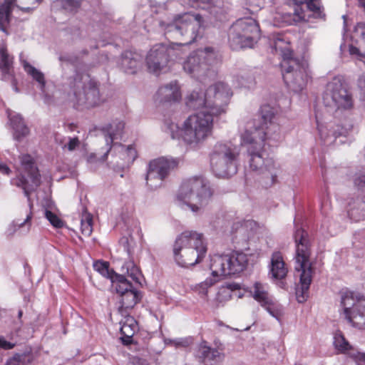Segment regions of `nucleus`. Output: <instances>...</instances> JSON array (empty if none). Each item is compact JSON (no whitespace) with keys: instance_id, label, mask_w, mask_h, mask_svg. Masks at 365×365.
<instances>
[{"instance_id":"f257e3e1","label":"nucleus","mask_w":365,"mask_h":365,"mask_svg":"<svg viewBox=\"0 0 365 365\" xmlns=\"http://www.w3.org/2000/svg\"><path fill=\"white\" fill-rule=\"evenodd\" d=\"M232 96L230 88L223 82L209 86L205 92L193 91L186 98L192 109H205L216 117L225 114Z\"/></svg>"},{"instance_id":"f03ea898","label":"nucleus","mask_w":365,"mask_h":365,"mask_svg":"<svg viewBox=\"0 0 365 365\" xmlns=\"http://www.w3.org/2000/svg\"><path fill=\"white\" fill-rule=\"evenodd\" d=\"M214 117L205 109L190 115L179 128L177 125H170L173 138L181 137L183 140L194 147L202 143L212 133Z\"/></svg>"},{"instance_id":"7ed1b4c3","label":"nucleus","mask_w":365,"mask_h":365,"mask_svg":"<svg viewBox=\"0 0 365 365\" xmlns=\"http://www.w3.org/2000/svg\"><path fill=\"white\" fill-rule=\"evenodd\" d=\"M207 245L202 234L186 230L179 235L173 245V255L180 267H190L200 263L207 253Z\"/></svg>"},{"instance_id":"20e7f679","label":"nucleus","mask_w":365,"mask_h":365,"mask_svg":"<svg viewBox=\"0 0 365 365\" xmlns=\"http://www.w3.org/2000/svg\"><path fill=\"white\" fill-rule=\"evenodd\" d=\"M296 244L295 270L299 273L300 287L297 289V299L299 303L306 301L312 280L313 269L309 262L310 244L308 234L302 228L294 233Z\"/></svg>"},{"instance_id":"39448f33","label":"nucleus","mask_w":365,"mask_h":365,"mask_svg":"<svg viewBox=\"0 0 365 365\" xmlns=\"http://www.w3.org/2000/svg\"><path fill=\"white\" fill-rule=\"evenodd\" d=\"M212 191L202 178H189L182 183L176 196V203L182 208L188 207L193 212L203 210L210 202Z\"/></svg>"},{"instance_id":"423d86ee","label":"nucleus","mask_w":365,"mask_h":365,"mask_svg":"<svg viewBox=\"0 0 365 365\" xmlns=\"http://www.w3.org/2000/svg\"><path fill=\"white\" fill-rule=\"evenodd\" d=\"M77 108H93L101 106L105 98L100 93L98 83L88 73H76L73 81V98Z\"/></svg>"},{"instance_id":"0eeeda50","label":"nucleus","mask_w":365,"mask_h":365,"mask_svg":"<svg viewBox=\"0 0 365 365\" xmlns=\"http://www.w3.org/2000/svg\"><path fill=\"white\" fill-rule=\"evenodd\" d=\"M202 23L200 15L185 13L175 16L170 22H162L160 25L164 27L166 34L183 41L178 43L181 49L182 45L190 44L196 39Z\"/></svg>"},{"instance_id":"6e6552de","label":"nucleus","mask_w":365,"mask_h":365,"mask_svg":"<svg viewBox=\"0 0 365 365\" xmlns=\"http://www.w3.org/2000/svg\"><path fill=\"white\" fill-rule=\"evenodd\" d=\"M240 152L236 146L217 144L210 155V166L217 178H229L237 173L236 162Z\"/></svg>"},{"instance_id":"1a4fd4ad","label":"nucleus","mask_w":365,"mask_h":365,"mask_svg":"<svg viewBox=\"0 0 365 365\" xmlns=\"http://www.w3.org/2000/svg\"><path fill=\"white\" fill-rule=\"evenodd\" d=\"M259 28L252 18L240 19L229 30V43L232 49L252 48L259 38Z\"/></svg>"},{"instance_id":"9d476101","label":"nucleus","mask_w":365,"mask_h":365,"mask_svg":"<svg viewBox=\"0 0 365 365\" xmlns=\"http://www.w3.org/2000/svg\"><path fill=\"white\" fill-rule=\"evenodd\" d=\"M339 313L354 327L365 329V298L350 291L341 293Z\"/></svg>"},{"instance_id":"9b49d317","label":"nucleus","mask_w":365,"mask_h":365,"mask_svg":"<svg viewBox=\"0 0 365 365\" xmlns=\"http://www.w3.org/2000/svg\"><path fill=\"white\" fill-rule=\"evenodd\" d=\"M217 53L211 47L198 49L190 53L183 62L184 71L196 78L208 75L217 61Z\"/></svg>"},{"instance_id":"f8f14e48","label":"nucleus","mask_w":365,"mask_h":365,"mask_svg":"<svg viewBox=\"0 0 365 365\" xmlns=\"http://www.w3.org/2000/svg\"><path fill=\"white\" fill-rule=\"evenodd\" d=\"M248 263V256L243 252H234L227 255L210 256V269L216 275L223 277L242 272Z\"/></svg>"},{"instance_id":"ddd939ff","label":"nucleus","mask_w":365,"mask_h":365,"mask_svg":"<svg viewBox=\"0 0 365 365\" xmlns=\"http://www.w3.org/2000/svg\"><path fill=\"white\" fill-rule=\"evenodd\" d=\"M179 44L154 46L146 57V65L150 73L159 74L165 71L170 61L180 57L181 53Z\"/></svg>"},{"instance_id":"4468645a","label":"nucleus","mask_w":365,"mask_h":365,"mask_svg":"<svg viewBox=\"0 0 365 365\" xmlns=\"http://www.w3.org/2000/svg\"><path fill=\"white\" fill-rule=\"evenodd\" d=\"M283 79L287 86L294 92L302 91L309 79L308 66L298 59L282 61Z\"/></svg>"},{"instance_id":"2eb2a0df","label":"nucleus","mask_w":365,"mask_h":365,"mask_svg":"<svg viewBox=\"0 0 365 365\" xmlns=\"http://www.w3.org/2000/svg\"><path fill=\"white\" fill-rule=\"evenodd\" d=\"M241 127V144L246 148L247 151L255 149L261 150L264 148L269 131L265 130L263 126H259L252 119L242 121Z\"/></svg>"},{"instance_id":"dca6fc26","label":"nucleus","mask_w":365,"mask_h":365,"mask_svg":"<svg viewBox=\"0 0 365 365\" xmlns=\"http://www.w3.org/2000/svg\"><path fill=\"white\" fill-rule=\"evenodd\" d=\"M178 160L165 157L151 160L146 175V184L151 190L160 187L170 172L178 165Z\"/></svg>"},{"instance_id":"f3484780","label":"nucleus","mask_w":365,"mask_h":365,"mask_svg":"<svg viewBox=\"0 0 365 365\" xmlns=\"http://www.w3.org/2000/svg\"><path fill=\"white\" fill-rule=\"evenodd\" d=\"M250 296L257 301L272 317L280 320L284 314L283 306L269 292L267 284L255 282L248 290Z\"/></svg>"},{"instance_id":"a211bd4d","label":"nucleus","mask_w":365,"mask_h":365,"mask_svg":"<svg viewBox=\"0 0 365 365\" xmlns=\"http://www.w3.org/2000/svg\"><path fill=\"white\" fill-rule=\"evenodd\" d=\"M324 103L327 107L349 109L352 106V99L339 79L329 82L323 96Z\"/></svg>"},{"instance_id":"6ab92c4d","label":"nucleus","mask_w":365,"mask_h":365,"mask_svg":"<svg viewBox=\"0 0 365 365\" xmlns=\"http://www.w3.org/2000/svg\"><path fill=\"white\" fill-rule=\"evenodd\" d=\"M21 169L27 174V178L21 175L20 178L14 180L13 183L22 187L24 194L29 197L30 191L40 185V175L35 165L34 158L29 154H22L19 156ZM29 199V197H28Z\"/></svg>"},{"instance_id":"aec40b11","label":"nucleus","mask_w":365,"mask_h":365,"mask_svg":"<svg viewBox=\"0 0 365 365\" xmlns=\"http://www.w3.org/2000/svg\"><path fill=\"white\" fill-rule=\"evenodd\" d=\"M250 156V168L262 173L267 172L272 178V183L275 182L277 172L275 163L272 158H269L264 148L258 150L255 149L252 151H247Z\"/></svg>"},{"instance_id":"412c9836","label":"nucleus","mask_w":365,"mask_h":365,"mask_svg":"<svg viewBox=\"0 0 365 365\" xmlns=\"http://www.w3.org/2000/svg\"><path fill=\"white\" fill-rule=\"evenodd\" d=\"M113 153L120 161L114 159L111 161V163L116 164V167L119 169H123L125 167L129 166L137 158L136 150L133 145L125 147L120 143H113L109 153L113 155Z\"/></svg>"},{"instance_id":"4be33fe9","label":"nucleus","mask_w":365,"mask_h":365,"mask_svg":"<svg viewBox=\"0 0 365 365\" xmlns=\"http://www.w3.org/2000/svg\"><path fill=\"white\" fill-rule=\"evenodd\" d=\"M124 123L120 120H115L110 124H108L103 127L101 129L104 140L106 142V152L101 157V160L104 161L107 159V157L112 149L114 140L117 139L120 135L122 131L124 129Z\"/></svg>"},{"instance_id":"5701e85b","label":"nucleus","mask_w":365,"mask_h":365,"mask_svg":"<svg viewBox=\"0 0 365 365\" xmlns=\"http://www.w3.org/2000/svg\"><path fill=\"white\" fill-rule=\"evenodd\" d=\"M222 351L219 347H210L205 341H202L198 346L197 356L205 365H215L223 359Z\"/></svg>"},{"instance_id":"b1692460","label":"nucleus","mask_w":365,"mask_h":365,"mask_svg":"<svg viewBox=\"0 0 365 365\" xmlns=\"http://www.w3.org/2000/svg\"><path fill=\"white\" fill-rule=\"evenodd\" d=\"M334 345L338 352L348 354L358 363H365V353L355 351L341 331L334 334Z\"/></svg>"},{"instance_id":"393cba45","label":"nucleus","mask_w":365,"mask_h":365,"mask_svg":"<svg viewBox=\"0 0 365 365\" xmlns=\"http://www.w3.org/2000/svg\"><path fill=\"white\" fill-rule=\"evenodd\" d=\"M352 38L356 42L358 46H349L350 55L356 56L359 59L365 58V22H360L356 25Z\"/></svg>"},{"instance_id":"a878e982","label":"nucleus","mask_w":365,"mask_h":365,"mask_svg":"<svg viewBox=\"0 0 365 365\" xmlns=\"http://www.w3.org/2000/svg\"><path fill=\"white\" fill-rule=\"evenodd\" d=\"M181 98L180 86L176 81L160 87L157 93V100L160 103L178 101Z\"/></svg>"},{"instance_id":"bb28decb","label":"nucleus","mask_w":365,"mask_h":365,"mask_svg":"<svg viewBox=\"0 0 365 365\" xmlns=\"http://www.w3.org/2000/svg\"><path fill=\"white\" fill-rule=\"evenodd\" d=\"M287 271L282 254L279 252H274L272 255L269 264V274L272 277L276 279H282L286 277Z\"/></svg>"},{"instance_id":"cd10ccee","label":"nucleus","mask_w":365,"mask_h":365,"mask_svg":"<svg viewBox=\"0 0 365 365\" xmlns=\"http://www.w3.org/2000/svg\"><path fill=\"white\" fill-rule=\"evenodd\" d=\"M8 117L14 129V138L17 140L26 137L29 133V128L25 125L19 114L8 111Z\"/></svg>"},{"instance_id":"c85d7f7f","label":"nucleus","mask_w":365,"mask_h":365,"mask_svg":"<svg viewBox=\"0 0 365 365\" xmlns=\"http://www.w3.org/2000/svg\"><path fill=\"white\" fill-rule=\"evenodd\" d=\"M138 330V324L133 317L128 316L121 322L120 332L123 336L120 338L124 344H130L132 338Z\"/></svg>"},{"instance_id":"c756f323","label":"nucleus","mask_w":365,"mask_h":365,"mask_svg":"<svg viewBox=\"0 0 365 365\" xmlns=\"http://www.w3.org/2000/svg\"><path fill=\"white\" fill-rule=\"evenodd\" d=\"M140 66V56L129 51H126L123 54L121 58V66L125 72L128 73H135Z\"/></svg>"},{"instance_id":"7c9ffc66","label":"nucleus","mask_w":365,"mask_h":365,"mask_svg":"<svg viewBox=\"0 0 365 365\" xmlns=\"http://www.w3.org/2000/svg\"><path fill=\"white\" fill-rule=\"evenodd\" d=\"M15 1L16 0H5L4 4H0V31H2L5 36L8 35L7 26L9 24L10 15Z\"/></svg>"},{"instance_id":"2f4dec72","label":"nucleus","mask_w":365,"mask_h":365,"mask_svg":"<svg viewBox=\"0 0 365 365\" xmlns=\"http://www.w3.org/2000/svg\"><path fill=\"white\" fill-rule=\"evenodd\" d=\"M260 113L262 123H257L259 126H263L267 131L269 132L270 130L274 132L277 131L278 130V125L272 122L274 115L273 108L268 105H264L261 107Z\"/></svg>"},{"instance_id":"473e14b6","label":"nucleus","mask_w":365,"mask_h":365,"mask_svg":"<svg viewBox=\"0 0 365 365\" xmlns=\"http://www.w3.org/2000/svg\"><path fill=\"white\" fill-rule=\"evenodd\" d=\"M273 47L276 51L280 52L282 61L294 59L289 42L282 35H278L276 37L274 41Z\"/></svg>"},{"instance_id":"72a5a7b5","label":"nucleus","mask_w":365,"mask_h":365,"mask_svg":"<svg viewBox=\"0 0 365 365\" xmlns=\"http://www.w3.org/2000/svg\"><path fill=\"white\" fill-rule=\"evenodd\" d=\"M317 122L320 138L324 141H328L329 138H331L330 143H332L336 136L343 134V133L339 130H333L332 123L324 124L320 123L318 119L317 120Z\"/></svg>"},{"instance_id":"f704fd0d","label":"nucleus","mask_w":365,"mask_h":365,"mask_svg":"<svg viewBox=\"0 0 365 365\" xmlns=\"http://www.w3.org/2000/svg\"><path fill=\"white\" fill-rule=\"evenodd\" d=\"M222 279L220 275H216L214 270H211V276L207 277L204 282L197 284L194 287V290L200 294L205 295L208 288L213 286Z\"/></svg>"},{"instance_id":"c9c22d12","label":"nucleus","mask_w":365,"mask_h":365,"mask_svg":"<svg viewBox=\"0 0 365 365\" xmlns=\"http://www.w3.org/2000/svg\"><path fill=\"white\" fill-rule=\"evenodd\" d=\"M111 281L113 287L120 296L124 294L125 292L133 289L132 284L122 274H115Z\"/></svg>"},{"instance_id":"e433bc0d","label":"nucleus","mask_w":365,"mask_h":365,"mask_svg":"<svg viewBox=\"0 0 365 365\" xmlns=\"http://www.w3.org/2000/svg\"><path fill=\"white\" fill-rule=\"evenodd\" d=\"M21 65L24 69V71L31 76L33 79L36 81L41 87H43L45 85V79L44 75L39 70L36 69L35 67L31 66L29 62L26 60H21Z\"/></svg>"},{"instance_id":"4c0bfd02","label":"nucleus","mask_w":365,"mask_h":365,"mask_svg":"<svg viewBox=\"0 0 365 365\" xmlns=\"http://www.w3.org/2000/svg\"><path fill=\"white\" fill-rule=\"evenodd\" d=\"M33 361V356L29 352L15 354L7 359L6 365H29Z\"/></svg>"},{"instance_id":"58836bf2","label":"nucleus","mask_w":365,"mask_h":365,"mask_svg":"<svg viewBox=\"0 0 365 365\" xmlns=\"http://www.w3.org/2000/svg\"><path fill=\"white\" fill-rule=\"evenodd\" d=\"M12 65V58L9 55L6 46L3 41L0 42V69L7 73Z\"/></svg>"},{"instance_id":"ea45409f","label":"nucleus","mask_w":365,"mask_h":365,"mask_svg":"<svg viewBox=\"0 0 365 365\" xmlns=\"http://www.w3.org/2000/svg\"><path fill=\"white\" fill-rule=\"evenodd\" d=\"M120 297L121 306L125 309L133 307L138 301V293L133 289L125 292Z\"/></svg>"},{"instance_id":"a19ab883","label":"nucleus","mask_w":365,"mask_h":365,"mask_svg":"<svg viewBox=\"0 0 365 365\" xmlns=\"http://www.w3.org/2000/svg\"><path fill=\"white\" fill-rule=\"evenodd\" d=\"M122 271L125 272L135 282L140 283L141 273L133 261L126 262L122 267Z\"/></svg>"},{"instance_id":"79ce46f5","label":"nucleus","mask_w":365,"mask_h":365,"mask_svg":"<svg viewBox=\"0 0 365 365\" xmlns=\"http://www.w3.org/2000/svg\"><path fill=\"white\" fill-rule=\"evenodd\" d=\"M81 232L85 236H90L93 232V217L89 213H83L81 222Z\"/></svg>"},{"instance_id":"37998d69","label":"nucleus","mask_w":365,"mask_h":365,"mask_svg":"<svg viewBox=\"0 0 365 365\" xmlns=\"http://www.w3.org/2000/svg\"><path fill=\"white\" fill-rule=\"evenodd\" d=\"M81 0H56L55 4L68 12L76 11Z\"/></svg>"},{"instance_id":"c03bdc74","label":"nucleus","mask_w":365,"mask_h":365,"mask_svg":"<svg viewBox=\"0 0 365 365\" xmlns=\"http://www.w3.org/2000/svg\"><path fill=\"white\" fill-rule=\"evenodd\" d=\"M31 217H32L31 213H29V215H27L26 219L24 221H22V222L17 221V222H12L7 228V230H6L7 235H9V236L13 235L16 232L17 230L20 229L23 226H27L28 230H29L31 226L30 221H31Z\"/></svg>"},{"instance_id":"a18cd8bd","label":"nucleus","mask_w":365,"mask_h":365,"mask_svg":"<svg viewBox=\"0 0 365 365\" xmlns=\"http://www.w3.org/2000/svg\"><path fill=\"white\" fill-rule=\"evenodd\" d=\"M93 268L96 271L100 273L102 276L113 279L115 273L109 270L108 263L106 262H96L93 264Z\"/></svg>"},{"instance_id":"49530a36","label":"nucleus","mask_w":365,"mask_h":365,"mask_svg":"<svg viewBox=\"0 0 365 365\" xmlns=\"http://www.w3.org/2000/svg\"><path fill=\"white\" fill-rule=\"evenodd\" d=\"M63 149H66L68 151H73L80 146V140L78 138L68 137L64 139V142L61 141Z\"/></svg>"},{"instance_id":"de8ad7c7","label":"nucleus","mask_w":365,"mask_h":365,"mask_svg":"<svg viewBox=\"0 0 365 365\" xmlns=\"http://www.w3.org/2000/svg\"><path fill=\"white\" fill-rule=\"evenodd\" d=\"M44 215L49 222L55 227L60 228L64 225L63 221L55 213L47 209L45 210Z\"/></svg>"},{"instance_id":"09e8293b","label":"nucleus","mask_w":365,"mask_h":365,"mask_svg":"<svg viewBox=\"0 0 365 365\" xmlns=\"http://www.w3.org/2000/svg\"><path fill=\"white\" fill-rule=\"evenodd\" d=\"M192 343V339L190 337L178 338L175 339H170L167 344H170L176 348H185L189 346Z\"/></svg>"},{"instance_id":"8fccbe9b","label":"nucleus","mask_w":365,"mask_h":365,"mask_svg":"<svg viewBox=\"0 0 365 365\" xmlns=\"http://www.w3.org/2000/svg\"><path fill=\"white\" fill-rule=\"evenodd\" d=\"M247 5L249 6V10L251 12H255L262 8L264 5V0H246Z\"/></svg>"},{"instance_id":"3c124183","label":"nucleus","mask_w":365,"mask_h":365,"mask_svg":"<svg viewBox=\"0 0 365 365\" xmlns=\"http://www.w3.org/2000/svg\"><path fill=\"white\" fill-rule=\"evenodd\" d=\"M128 365H150L148 361L143 358L132 356L129 359Z\"/></svg>"},{"instance_id":"603ef678","label":"nucleus","mask_w":365,"mask_h":365,"mask_svg":"<svg viewBox=\"0 0 365 365\" xmlns=\"http://www.w3.org/2000/svg\"><path fill=\"white\" fill-rule=\"evenodd\" d=\"M14 346V344L6 341L4 336H0V348L5 350H9L13 349Z\"/></svg>"},{"instance_id":"864d4df0","label":"nucleus","mask_w":365,"mask_h":365,"mask_svg":"<svg viewBox=\"0 0 365 365\" xmlns=\"http://www.w3.org/2000/svg\"><path fill=\"white\" fill-rule=\"evenodd\" d=\"M199 3L207 4L210 6L220 7L222 4V0H196Z\"/></svg>"},{"instance_id":"5fc2aeb1","label":"nucleus","mask_w":365,"mask_h":365,"mask_svg":"<svg viewBox=\"0 0 365 365\" xmlns=\"http://www.w3.org/2000/svg\"><path fill=\"white\" fill-rule=\"evenodd\" d=\"M354 184L360 189H365V175H361L355 179Z\"/></svg>"},{"instance_id":"6e6d98bb","label":"nucleus","mask_w":365,"mask_h":365,"mask_svg":"<svg viewBox=\"0 0 365 365\" xmlns=\"http://www.w3.org/2000/svg\"><path fill=\"white\" fill-rule=\"evenodd\" d=\"M359 86L365 91V73L362 74L359 78Z\"/></svg>"},{"instance_id":"4d7b16f0","label":"nucleus","mask_w":365,"mask_h":365,"mask_svg":"<svg viewBox=\"0 0 365 365\" xmlns=\"http://www.w3.org/2000/svg\"><path fill=\"white\" fill-rule=\"evenodd\" d=\"M226 289L230 291L237 290L240 289V285L237 283L227 284L226 286Z\"/></svg>"},{"instance_id":"13d9d810","label":"nucleus","mask_w":365,"mask_h":365,"mask_svg":"<svg viewBox=\"0 0 365 365\" xmlns=\"http://www.w3.org/2000/svg\"><path fill=\"white\" fill-rule=\"evenodd\" d=\"M359 6L364 8L365 11V0H356Z\"/></svg>"},{"instance_id":"bf43d9fd","label":"nucleus","mask_w":365,"mask_h":365,"mask_svg":"<svg viewBox=\"0 0 365 365\" xmlns=\"http://www.w3.org/2000/svg\"><path fill=\"white\" fill-rule=\"evenodd\" d=\"M0 170H2L4 173L8 174L9 172V169L6 167L0 165Z\"/></svg>"},{"instance_id":"052dcab7","label":"nucleus","mask_w":365,"mask_h":365,"mask_svg":"<svg viewBox=\"0 0 365 365\" xmlns=\"http://www.w3.org/2000/svg\"><path fill=\"white\" fill-rule=\"evenodd\" d=\"M95 157H96L95 154H91L89 156V158H88V161H90V162L93 161V158H95Z\"/></svg>"},{"instance_id":"680f3d73","label":"nucleus","mask_w":365,"mask_h":365,"mask_svg":"<svg viewBox=\"0 0 365 365\" xmlns=\"http://www.w3.org/2000/svg\"><path fill=\"white\" fill-rule=\"evenodd\" d=\"M22 314H23V312H22V311H21V310H20V311L19 312V314H18L19 317V318H21V316H22Z\"/></svg>"},{"instance_id":"e2e57ef3","label":"nucleus","mask_w":365,"mask_h":365,"mask_svg":"<svg viewBox=\"0 0 365 365\" xmlns=\"http://www.w3.org/2000/svg\"><path fill=\"white\" fill-rule=\"evenodd\" d=\"M63 57H60V60L61 61H63Z\"/></svg>"}]
</instances>
